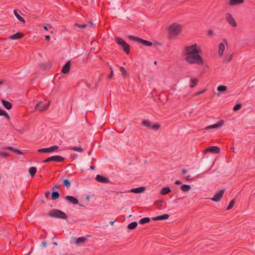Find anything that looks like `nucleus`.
Wrapping results in <instances>:
<instances>
[{
  "mask_svg": "<svg viewBox=\"0 0 255 255\" xmlns=\"http://www.w3.org/2000/svg\"><path fill=\"white\" fill-rule=\"evenodd\" d=\"M185 59L187 63L191 64L202 65L204 64V61L199 55V53H196V54L190 56H186Z\"/></svg>",
  "mask_w": 255,
  "mask_h": 255,
  "instance_id": "f257e3e1",
  "label": "nucleus"
},
{
  "mask_svg": "<svg viewBox=\"0 0 255 255\" xmlns=\"http://www.w3.org/2000/svg\"><path fill=\"white\" fill-rule=\"evenodd\" d=\"M168 30L169 38L170 39L172 38L176 37L180 33L181 30V26L180 24L176 23H172L169 26Z\"/></svg>",
  "mask_w": 255,
  "mask_h": 255,
  "instance_id": "f03ea898",
  "label": "nucleus"
},
{
  "mask_svg": "<svg viewBox=\"0 0 255 255\" xmlns=\"http://www.w3.org/2000/svg\"><path fill=\"white\" fill-rule=\"evenodd\" d=\"M49 216L52 218L66 219L68 218L67 215L63 211L58 209H53L49 212Z\"/></svg>",
  "mask_w": 255,
  "mask_h": 255,
  "instance_id": "7ed1b4c3",
  "label": "nucleus"
},
{
  "mask_svg": "<svg viewBox=\"0 0 255 255\" xmlns=\"http://www.w3.org/2000/svg\"><path fill=\"white\" fill-rule=\"evenodd\" d=\"M9 151L14 152L17 154H23V152L20 150L16 149L11 146H5L1 147L2 156L4 157H6L8 156L10 154Z\"/></svg>",
  "mask_w": 255,
  "mask_h": 255,
  "instance_id": "20e7f679",
  "label": "nucleus"
},
{
  "mask_svg": "<svg viewBox=\"0 0 255 255\" xmlns=\"http://www.w3.org/2000/svg\"><path fill=\"white\" fill-rule=\"evenodd\" d=\"M115 41L118 44L121 45L125 53L128 54L130 53L129 45L121 37H116L115 38Z\"/></svg>",
  "mask_w": 255,
  "mask_h": 255,
  "instance_id": "39448f33",
  "label": "nucleus"
},
{
  "mask_svg": "<svg viewBox=\"0 0 255 255\" xmlns=\"http://www.w3.org/2000/svg\"><path fill=\"white\" fill-rule=\"evenodd\" d=\"M128 38L131 40L136 41L146 46H151L153 44L151 42L134 36L133 35H128Z\"/></svg>",
  "mask_w": 255,
  "mask_h": 255,
  "instance_id": "423d86ee",
  "label": "nucleus"
},
{
  "mask_svg": "<svg viewBox=\"0 0 255 255\" xmlns=\"http://www.w3.org/2000/svg\"><path fill=\"white\" fill-rule=\"evenodd\" d=\"M185 52L187 56H190L196 54V53H200V50L197 49V44H194L191 46H187L185 48Z\"/></svg>",
  "mask_w": 255,
  "mask_h": 255,
  "instance_id": "0eeeda50",
  "label": "nucleus"
},
{
  "mask_svg": "<svg viewBox=\"0 0 255 255\" xmlns=\"http://www.w3.org/2000/svg\"><path fill=\"white\" fill-rule=\"evenodd\" d=\"M64 158L60 155H54L50 156L46 159L42 161V163H48L51 161H55L56 162L60 163L63 162Z\"/></svg>",
  "mask_w": 255,
  "mask_h": 255,
  "instance_id": "6e6552de",
  "label": "nucleus"
},
{
  "mask_svg": "<svg viewBox=\"0 0 255 255\" xmlns=\"http://www.w3.org/2000/svg\"><path fill=\"white\" fill-rule=\"evenodd\" d=\"M59 146L58 145H54L48 148H43L39 149L38 150V152L40 153L51 152L57 150Z\"/></svg>",
  "mask_w": 255,
  "mask_h": 255,
  "instance_id": "1a4fd4ad",
  "label": "nucleus"
},
{
  "mask_svg": "<svg viewBox=\"0 0 255 255\" xmlns=\"http://www.w3.org/2000/svg\"><path fill=\"white\" fill-rule=\"evenodd\" d=\"M225 191V189L220 190L215 194L214 197L211 198V200L214 202H219L223 197Z\"/></svg>",
  "mask_w": 255,
  "mask_h": 255,
  "instance_id": "9d476101",
  "label": "nucleus"
},
{
  "mask_svg": "<svg viewBox=\"0 0 255 255\" xmlns=\"http://www.w3.org/2000/svg\"><path fill=\"white\" fill-rule=\"evenodd\" d=\"M227 21L233 27L237 26V23L231 14L228 13L226 14Z\"/></svg>",
  "mask_w": 255,
  "mask_h": 255,
  "instance_id": "9b49d317",
  "label": "nucleus"
},
{
  "mask_svg": "<svg viewBox=\"0 0 255 255\" xmlns=\"http://www.w3.org/2000/svg\"><path fill=\"white\" fill-rule=\"evenodd\" d=\"M49 106V104H44L42 102H38L35 106V109L39 111H43L46 110Z\"/></svg>",
  "mask_w": 255,
  "mask_h": 255,
  "instance_id": "f8f14e48",
  "label": "nucleus"
},
{
  "mask_svg": "<svg viewBox=\"0 0 255 255\" xmlns=\"http://www.w3.org/2000/svg\"><path fill=\"white\" fill-rule=\"evenodd\" d=\"M96 180L99 182L103 183H108L110 182V180L108 178L99 174L96 176Z\"/></svg>",
  "mask_w": 255,
  "mask_h": 255,
  "instance_id": "ddd939ff",
  "label": "nucleus"
},
{
  "mask_svg": "<svg viewBox=\"0 0 255 255\" xmlns=\"http://www.w3.org/2000/svg\"><path fill=\"white\" fill-rule=\"evenodd\" d=\"M224 121L221 120L218 123L210 125L205 127V129L209 130L210 129L216 128L221 127L224 124Z\"/></svg>",
  "mask_w": 255,
  "mask_h": 255,
  "instance_id": "4468645a",
  "label": "nucleus"
},
{
  "mask_svg": "<svg viewBox=\"0 0 255 255\" xmlns=\"http://www.w3.org/2000/svg\"><path fill=\"white\" fill-rule=\"evenodd\" d=\"M65 199L69 203H72L74 205L78 204L79 203L78 200L76 198L72 196L68 195L65 197Z\"/></svg>",
  "mask_w": 255,
  "mask_h": 255,
  "instance_id": "2eb2a0df",
  "label": "nucleus"
},
{
  "mask_svg": "<svg viewBox=\"0 0 255 255\" xmlns=\"http://www.w3.org/2000/svg\"><path fill=\"white\" fill-rule=\"evenodd\" d=\"M211 152L215 153H219L220 152V148L217 146H212L208 147L206 150L205 152Z\"/></svg>",
  "mask_w": 255,
  "mask_h": 255,
  "instance_id": "dca6fc26",
  "label": "nucleus"
},
{
  "mask_svg": "<svg viewBox=\"0 0 255 255\" xmlns=\"http://www.w3.org/2000/svg\"><path fill=\"white\" fill-rule=\"evenodd\" d=\"M23 36V33L17 32L16 33L10 35L9 37V39L10 40H17L22 38Z\"/></svg>",
  "mask_w": 255,
  "mask_h": 255,
  "instance_id": "f3484780",
  "label": "nucleus"
},
{
  "mask_svg": "<svg viewBox=\"0 0 255 255\" xmlns=\"http://www.w3.org/2000/svg\"><path fill=\"white\" fill-rule=\"evenodd\" d=\"M71 62L70 61L67 62L63 67L62 72L64 74H68L70 70Z\"/></svg>",
  "mask_w": 255,
  "mask_h": 255,
  "instance_id": "a211bd4d",
  "label": "nucleus"
},
{
  "mask_svg": "<svg viewBox=\"0 0 255 255\" xmlns=\"http://www.w3.org/2000/svg\"><path fill=\"white\" fill-rule=\"evenodd\" d=\"M169 215L168 214H163L159 215L156 217H154L152 218L153 221H159V220H165L169 218Z\"/></svg>",
  "mask_w": 255,
  "mask_h": 255,
  "instance_id": "6ab92c4d",
  "label": "nucleus"
},
{
  "mask_svg": "<svg viewBox=\"0 0 255 255\" xmlns=\"http://www.w3.org/2000/svg\"><path fill=\"white\" fill-rule=\"evenodd\" d=\"M145 190V188L144 187H139L137 188H135L131 189L130 190V192L135 193H141L143 192Z\"/></svg>",
  "mask_w": 255,
  "mask_h": 255,
  "instance_id": "aec40b11",
  "label": "nucleus"
},
{
  "mask_svg": "<svg viewBox=\"0 0 255 255\" xmlns=\"http://www.w3.org/2000/svg\"><path fill=\"white\" fill-rule=\"evenodd\" d=\"M2 104L4 108L7 110H10L12 107L11 103L6 100H2Z\"/></svg>",
  "mask_w": 255,
  "mask_h": 255,
  "instance_id": "412c9836",
  "label": "nucleus"
},
{
  "mask_svg": "<svg viewBox=\"0 0 255 255\" xmlns=\"http://www.w3.org/2000/svg\"><path fill=\"white\" fill-rule=\"evenodd\" d=\"M225 50V45L224 43H221L219 44L218 47V53L220 56H222L224 54V52Z\"/></svg>",
  "mask_w": 255,
  "mask_h": 255,
  "instance_id": "4be33fe9",
  "label": "nucleus"
},
{
  "mask_svg": "<svg viewBox=\"0 0 255 255\" xmlns=\"http://www.w3.org/2000/svg\"><path fill=\"white\" fill-rule=\"evenodd\" d=\"M13 13L15 15V16L16 17V18L21 22L23 23H25V20L24 19L23 17L21 16L19 13H18V11L17 10H13Z\"/></svg>",
  "mask_w": 255,
  "mask_h": 255,
  "instance_id": "5701e85b",
  "label": "nucleus"
},
{
  "mask_svg": "<svg viewBox=\"0 0 255 255\" xmlns=\"http://www.w3.org/2000/svg\"><path fill=\"white\" fill-rule=\"evenodd\" d=\"M244 1V0H230L229 3L231 5H235L243 3Z\"/></svg>",
  "mask_w": 255,
  "mask_h": 255,
  "instance_id": "b1692460",
  "label": "nucleus"
},
{
  "mask_svg": "<svg viewBox=\"0 0 255 255\" xmlns=\"http://www.w3.org/2000/svg\"><path fill=\"white\" fill-rule=\"evenodd\" d=\"M170 192H171L170 188L169 187H163L161 189L160 193L161 195H166V194L170 193Z\"/></svg>",
  "mask_w": 255,
  "mask_h": 255,
  "instance_id": "393cba45",
  "label": "nucleus"
},
{
  "mask_svg": "<svg viewBox=\"0 0 255 255\" xmlns=\"http://www.w3.org/2000/svg\"><path fill=\"white\" fill-rule=\"evenodd\" d=\"M37 171V168L35 167H31L29 169V173L32 177H33Z\"/></svg>",
  "mask_w": 255,
  "mask_h": 255,
  "instance_id": "a878e982",
  "label": "nucleus"
},
{
  "mask_svg": "<svg viewBox=\"0 0 255 255\" xmlns=\"http://www.w3.org/2000/svg\"><path fill=\"white\" fill-rule=\"evenodd\" d=\"M60 197V194L58 191H53L51 193V199L52 200L57 199Z\"/></svg>",
  "mask_w": 255,
  "mask_h": 255,
  "instance_id": "bb28decb",
  "label": "nucleus"
},
{
  "mask_svg": "<svg viewBox=\"0 0 255 255\" xmlns=\"http://www.w3.org/2000/svg\"><path fill=\"white\" fill-rule=\"evenodd\" d=\"M137 226V223L136 222H132L128 225V228L129 230L135 229Z\"/></svg>",
  "mask_w": 255,
  "mask_h": 255,
  "instance_id": "cd10ccee",
  "label": "nucleus"
},
{
  "mask_svg": "<svg viewBox=\"0 0 255 255\" xmlns=\"http://www.w3.org/2000/svg\"><path fill=\"white\" fill-rule=\"evenodd\" d=\"M150 218L149 217H145L141 219L139 221V223L141 225L144 224L145 223H147L150 222Z\"/></svg>",
  "mask_w": 255,
  "mask_h": 255,
  "instance_id": "c85d7f7f",
  "label": "nucleus"
},
{
  "mask_svg": "<svg viewBox=\"0 0 255 255\" xmlns=\"http://www.w3.org/2000/svg\"><path fill=\"white\" fill-rule=\"evenodd\" d=\"M87 240V238L85 237H82L78 238L76 239V243L77 244H80L81 243H83L86 241Z\"/></svg>",
  "mask_w": 255,
  "mask_h": 255,
  "instance_id": "c756f323",
  "label": "nucleus"
},
{
  "mask_svg": "<svg viewBox=\"0 0 255 255\" xmlns=\"http://www.w3.org/2000/svg\"><path fill=\"white\" fill-rule=\"evenodd\" d=\"M181 189L184 192L189 191L191 189V186L189 185L183 184L181 187Z\"/></svg>",
  "mask_w": 255,
  "mask_h": 255,
  "instance_id": "7c9ffc66",
  "label": "nucleus"
},
{
  "mask_svg": "<svg viewBox=\"0 0 255 255\" xmlns=\"http://www.w3.org/2000/svg\"><path fill=\"white\" fill-rule=\"evenodd\" d=\"M227 90V88L225 85H220L217 87V91L219 92H223Z\"/></svg>",
  "mask_w": 255,
  "mask_h": 255,
  "instance_id": "2f4dec72",
  "label": "nucleus"
},
{
  "mask_svg": "<svg viewBox=\"0 0 255 255\" xmlns=\"http://www.w3.org/2000/svg\"><path fill=\"white\" fill-rule=\"evenodd\" d=\"M163 201L162 200H157L155 202L154 204L158 209H161Z\"/></svg>",
  "mask_w": 255,
  "mask_h": 255,
  "instance_id": "473e14b6",
  "label": "nucleus"
},
{
  "mask_svg": "<svg viewBox=\"0 0 255 255\" xmlns=\"http://www.w3.org/2000/svg\"><path fill=\"white\" fill-rule=\"evenodd\" d=\"M190 82L191 84L190 87L191 88H193L197 85L198 83V80L197 79H191L190 80Z\"/></svg>",
  "mask_w": 255,
  "mask_h": 255,
  "instance_id": "72a5a7b5",
  "label": "nucleus"
},
{
  "mask_svg": "<svg viewBox=\"0 0 255 255\" xmlns=\"http://www.w3.org/2000/svg\"><path fill=\"white\" fill-rule=\"evenodd\" d=\"M62 183L67 188L69 187L71 185L70 181L68 179H64L62 181Z\"/></svg>",
  "mask_w": 255,
  "mask_h": 255,
  "instance_id": "f704fd0d",
  "label": "nucleus"
},
{
  "mask_svg": "<svg viewBox=\"0 0 255 255\" xmlns=\"http://www.w3.org/2000/svg\"><path fill=\"white\" fill-rule=\"evenodd\" d=\"M233 57V54L229 53L227 54L226 56V57L225 58V62H229L232 59Z\"/></svg>",
  "mask_w": 255,
  "mask_h": 255,
  "instance_id": "c9c22d12",
  "label": "nucleus"
},
{
  "mask_svg": "<svg viewBox=\"0 0 255 255\" xmlns=\"http://www.w3.org/2000/svg\"><path fill=\"white\" fill-rule=\"evenodd\" d=\"M142 124L145 127L150 128H151V123L149 121L144 120L142 122Z\"/></svg>",
  "mask_w": 255,
  "mask_h": 255,
  "instance_id": "e433bc0d",
  "label": "nucleus"
},
{
  "mask_svg": "<svg viewBox=\"0 0 255 255\" xmlns=\"http://www.w3.org/2000/svg\"><path fill=\"white\" fill-rule=\"evenodd\" d=\"M235 199H233V200H232L230 201V203H229V205H228V206L227 207V209H227V210H229L233 208V206L234 205V204H235Z\"/></svg>",
  "mask_w": 255,
  "mask_h": 255,
  "instance_id": "4c0bfd02",
  "label": "nucleus"
},
{
  "mask_svg": "<svg viewBox=\"0 0 255 255\" xmlns=\"http://www.w3.org/2000/svg\"><path fill=\"white\" fill-rule=\"evenodd\" d=\"M74 26H77L80 28H85L87 27V25L86 24H79L77 22L74 23Z\"/></svg>",
  "mask_w": 255,
  "mask_h": 255,
  "instance_id": "58836bf2",
  "label": "nucleus"
},
{
  "mask_svg": "<svg viewBox=\"0 0 255 255\" xmlns=\"http://www.w3.org/2000/svg\"><path fill=\"white\" fill-rule=\"evenodd\" d=\"M71 149L74 151H77L78 152H82L83 149L81 146H74L71 148Z\"/></svg>",
  "mask_w": 255,
  "mask_h": 255,
  "instance_id": "ea45409f",
  "label": "nucleus"
},
{
  "mask_svg": "<svg viewBox=\"0 0 255 255\" xmlns=\"http://www.w3.org/2000/svg\"><path fill=\"white\" fill-rule=\"evenodd\" d=\"M242 104H240V103H238L237 104H236L233 108V110L234 111H238L239 110H240L242 108Z\"/></svg>",
  "mask_w": 255,
  "mask_h": 255,
  "instance_id": "a19ab883",
  "label": "nucleus"
},
{
  "mask_svg": "<svg viewBox=\"0 0 255 255\" xmlns=\"http://www.w3.org/2000/svg\"><path fill=\"white\" fill-rule=\"evenodd\" d=\"M160 128V125L158 124H155L152 126H151V128L153 130H158Z\"/></svg>",
  "mask_w": 255,
  "mask_h": 255,
  "instance_id": "79ce46f5",
  "label": "nucleus"
},
{
  "mask_svg": "<svg viewBox=\"0 0 255 255\" xmlns=\"http://www.w3.org/2000/svg\"><path fill=\"white\" fill-rule=\"evenodd\" d=\"M120 70L122 73V76L125 78L127 75V72L126 70L125 69L124 67H121L120 68Z\"/></svg>",
  "mask_w": 255,
  "mask_h": 255,
  "instance_id": "37998d69",
  "label": "nucleus"
},
{
  "mask_svg": "<svg viewBox=\"0 0 255 255\" xmlns=\"http://www.w3.org/2000/svg\"><path fill=\"white\" fill-rule=\"evenodd\" d=\"M110 69L111 70V73L108 76L109 79H111L114 74V71L113 70V68L111 66H109Z\"/></svg>",
  "mask_w": 255,
  "mask_h": 255,
  "instance_id": "c03bdc74",
  "label": "nucleus"
},
{
  "mask_svg": "<svg viewBox=\"0 0 255 255\" xmlns=\"http://www.w3.org/2000/svg\"><path fill=\"white\" fill-rule=\"evenodd\" d=\"M52 189L53 190V191H57V190L60 189V188L58 186L55 185L52 187Z\"/></svg>",
  "mask_w": 255,
  "mask_h": 255,
  "instance_id": "a18cd8bd",
  "label": "nucleus"
},
{
  "mask_svg": "<svg viewBox=\"0 0 255 255\" xmlns=\"http://www.w3.org/2000/svg\"><path fill=\"white\" fill-rule=\"evenodd\" d=\"M206 89H203V90H201V91H198V92H197L196 93V94H195V95H200V94H203V93H204L206 91Z\"/></svg>",
  "mask_w": 255,
  "mask_h": 255,
  "instance_id": "49530a36",
  "label": "nucleus"
},
{
  "mask_svg": "<svg viewBox=\"0 0 255 255\" xmlns=\"http://www.w3.org/2000/svg\"><path fill=\"white\" fill-rule=\"evenodd\" d=\"M4 114H6V112L2 109H0V116H4Z\"/></svg>",
  "mask_w": 255,
  "mask_h": 255,
  "instance_id": "de8ad7c7",
  "label": "nucleus"
},
{
  "mask_svg": "<svg viewBox=\"0 0 255 255\" xmlns=\"http://www.w3.org/2000/svg\"><path fill=\"white\" fill-rule=\"evenodd\" d=\"M50 195V192L48 191L45 193V196L46 198H48Z\"/></svg>",
  "mask_w": 255,
  "mask_h": 255,
  "instance_id": "09e8293b",
  "label": "nucleus"
},
{
  "mask_svg": "<svg viewBox=\"0 0 255 255\" xmlns=\"http://www.w3.org/2000/svg\"><path fill=\"white\" fill-rule=\"evenodd\" d=\"M185 179L187 181H191L192 180V179L190 178V176L189 175L185 177Z\"/></svg>",
  "mask_w": 255,
  "mask_h": 255,
  "instance_id": "8fccbe9b",
  "label": "nucleus"
},
{
  "mask_svg": "<svg viewBox=\"0 0 255 255\" xmlns=\"http://www.w3.org/2000/svg\"><path fill=\"white\" fill-rule=\"evenodd\" d=\"M175 184H176V185H180V184H182V182H181V181H180L179 180H176L175 182Z\"/></svg>",
  "mask_w": 255,
  "mask_h": 255,
  "instance_id": "3c124183",
  "label": "nucleus"
},
{
  "mask_svg": "<svg viewBox=\"0 0 255 255\" xmlns=\"http://www.w3.org/2000/svg\"><path fill=\"white\" fill-rule=\"evenodd\" d=\"M42 246L43 247H46L47 246V243L45 241H43L42 242Z\"/></svg>",
  "mask_w": 255,
  "mask_h": 255,
  "instance_id": "603ef678",
  "label": "nucleus"
},
{
  "mask_svg": "<svg viewBox=\"0 0 255 255\" xmlns=\"http://www.w3.org/2000/svg\"><path fill=\"white\" fill-rule=\"evenodd\" d=\"M50 35H46V36H45V39H46V40L48 41V40H50Z\"/></svg>",
  "mask_w": 255,
  "mask_h": 255,
  "instance_id": "864d4df0",
  "label": "nucleus"
},
{
  "mask_svg": "<svg viewBox=\"0 0 255 255\" xmlns=\"http://www.w3.org/2000/svg\"><path fill=\"white\" fill-rule=\"evenodd\" d=\"M187 170L185 168L182 169V173L183 174H185L187 172Z\"/></svg>",
  "mask_w": 255,
  "mask_h": 255,
  "instance_id": "5fc2aeb1",
  "label": "nucleus"
},
{
  "mask_svg": "<svg viewBox=\"0 0 255 255\" xmlns=\"http://www.w3.org/2000/svg\"><path fill=\"white\" fill-rule=\"evenodd\" d=\"M213 34V31L212 30H209L208 31V34L209 35H212Z\"/></svg>",
  "mask_w": 255,
  "mask_h": 255,
  "instance_id": "6e6d98bb",
  "label": "nucleus"
},
{
  "mask_svg": "<svg viewBox=\"0 0 255 255\" xmlns=\"http://www.w3.org/2000/svg\"><path fill=\"white\" fill-rule=\"evenodd\" d=\"M4 116L8 120H9V116L7 113H6V114H4Z\"/></svg>",
  "mask_w": 255,
  "mask_h": 255,
  "instance_id": "4d7b16f0",
  "label": "nucleus"
},
{
  "mask_svg": "<svg viewBox=\"0 0 255 255\" xmlns=\"http://www.w3.org/2000/svg\"><path fill=\"white\" fill-rule=\"evenodd\" d=\"M223 42L224 43H225L227 45H228V41H227V40L226 39H223Z\"/></svg>",
  "mask_w": 255,
  "mask_h": 255,
  "instance_id": "13d9d810",
  "label": "nucleus"
},
{
  "mask_svg": "<svg viewBox=\"0 0 255 255\" xmlns=\"http://www.w3.org/2000/svg\"><path fill=\"white\" fill-rule=\"evenodd\" d=\"M89 23L91 24V25H93V26H94V23H93V21H92V20H89Z\"/></svg>",
  "mask_w": 255,
  "mask_h": 255,
  "instance_id": "bf43d9fd",
  "label": "nucleus"
},
{
  "mask_svg": "<svg viewBox=\"0 0 255 255\" xmlns=\"http://www.w3.org/2000/svg\"><path fill=\"white\" fill-rule=\"evenodd\" d=\"M90 169H91V170H94V169H95V167H94V166H92V165L90 166Z\"/></svg>",
  "mask_w": 255,
  "mask_h": 255,
  "instance_id": "052dcab7",
  "label": "nucleus"
},
{
  "mask_svg": "<svg viewBox=\"0 0 255 255\" xmlns=\"http://www.w3.org/2000/svg\"><path fill=\"white\" fill-rule=\"evenodd\" d=\"M43 28L44 29L46 30H48V28L46 26H43Z\"/></svg>",
  "mask_w": 255,
  "mask_h": 255,
  "instance_id": "680f3d73",
  "label": "nucleus"
},
{
  "mask_svg": "<svg viewBox=\"0 0 255 255\" xmlns=\"http://www.w3.org/2000/svg\"><path fill=\"white\" fill-rule=\"evenodd\" d=\"M115 223V221H111L110 222V224L111 225H113L114 224V223Z\"/></svg>",
  "mask_w": 255,
  "mask_h": 255,
  "instance_id": "e2e57ef3",
  "label": "nucleus"
},
{
  "mask_svg": "<svg viewBox=\"0 0 255 255\" xmlns=\"http://www.w3.org/2000/svg\"><path fill=\"white\" fill-rule=\"evenodd\" d=\"M53 244L54 245H55V246H57V245H58V244H57V243L56 242H53Z\"/></svg>",
  "mask_w": 255,
  "mask_h": 255,
  "instance_id": "0e129e2a",
  "label": "nucleus"
},
{
  "mask_svg": "<svg viewBox=\"0 0 255 255\" xmlns=\"http://www.w3.org/2000/svg\"><path fill=\"white\" fill-rule=\"evenodd\" d=\"M1 148L0 149V156H2V154H1Z\"/></svg>",
  "mask_w": 255,
  "mask_h": 255,
  "instance_id": "69168bd1",
  "label": "nucleus"
},
{
  "mask_svg": "<svg viewBox=\"0 0 255 255\" xmlns=\"http://www.w3.org/2000/svg\"><path fill=\"white\" fill-rule=\"evenodd\" d=\"M154 64L155 65H156V64H157V62H156V61H154Z\"/></svg>",
  "mask_w": 255,
  "mask_h": 255,
  "instance_id": "338daca9",
  "label": "nucleus"
},
{
  "mask_svg": "<svg viewBox=\"0 0 255 255\" xmlns=\"http://www.w3.org/2000/svg\"><path fill=\"white\" fill-rule=\"evenodd\" d=\"M3 81H0V85H1L2 84H3Z\"/></svg>",
  "mask_w": 255,
  "mask_h": 255,
  "instance_id": "774afa93",
  "label": "nucleus"
}]
</instances>
